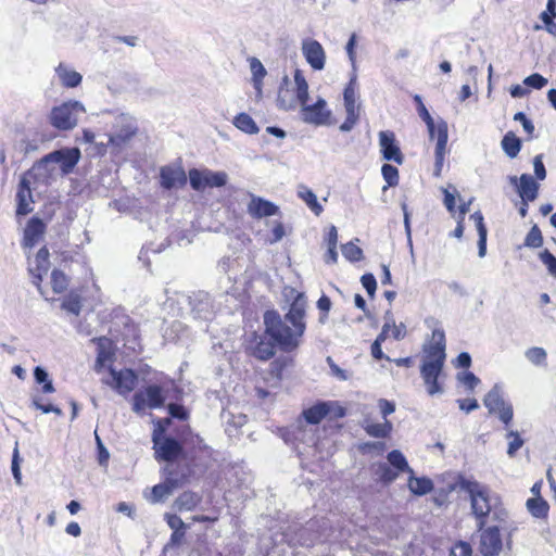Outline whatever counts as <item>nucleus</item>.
Returning <instances> with one entry per match:
<instances>
[{
  "mask_svg": "<svg viewBox=\"0 0 556 556\" xmlns=\"http://www.w3.org/2000/svg\"><path fill=\"white\" fill-rule=\"evenodd\" d=\"M295 293L288 313L283 317L275 311L268 309L264 313L263 332L252 331L243 340L242 349L247 356L260 362L270 361L277 348L286 353L299 349L306 330V298L304 293Z\"/></svg>",
  "mask_w": 556,
  "mask_h": 556,
  "instance_id": "1",
  "label": "nucleus"
},
{
  "mask_svg": "<svg viewBox=\"0 0 556 556\" xmlns=\"http://www.w3.org/2000/svg\"><path fill=\"white\" fill-rule=\"evenodd\" d=\"M170 418L156 419L152 432L154 458L159 463L174 464L179 459H190L191 463L199 459H212L213 450L202 438L195 435L191 443L180 441L166 434V428L170 425Z\"/></svg>",
  "mask_w": 556,
  "mask_h": 556,
  "instance_id": "2",
  "label": "nucleus"
},
{
  "mask_svg": "<svg viewBox=\"0 0 556 556\" xmlns=\"http://www.w3.org/2000/svg\"><path fill=\"white\" fill-rule=\"evenodd\" d=\"M457 484L468 493L471 510L480 530L486 526L490 516L498 522L506 520L507 510L504 508L500 496L493 495L489 486L476 480L466 479L463 476H459Z\"/></svg>",
  "mask_w": 556,
  "mask_h": 556,
  "instance_id": "3",
  "label": "nucleus"
},
{
  "mask_svg": "<svg viewBox=\"0 0 556 556\" xmlns=\"http://www.w3.org/2000/svg\"><path fill=\"white\" fill-rule=\"evenodd\" d=\"M446 338L441 328L433 329L430 340L422 345V362L420 375L430 395L441 393L443 388L439 382L446 359Z\"/></svg>",
  "mask_w": 556,
  "mask_h": 556,
  "instance_id": "4",
  "label": "nucleus"
},
{
  "mask_svg": "<svg viewBox=\"0 0 556 556\" xmlns=\"http://www.w3.org/2000/svg\"><path fill=\"white\" fill-rule=\"evenodd\" d=\"M211 460L212 459H199L191 463L190 459H179L174 464H167L168 467L165 468V481L152 488L150 501L152 503L164 501L172 494L173 490L190 482L197 471L205 472L210 467Z\"/></svg>",
  "mask_w": 556,
  "mask_h": 556,
  "instance_id": "5",
  "label": "nucleus"
},
{
  "mask_svg": "<svg viewBox=\"0 0 556 556\" xmlns=\"http://www.w3.org/2000/svg\"><path fill=\"white\" fill-rule=\"evenodd\" d=\"M413 100L416 104L418 115L427 125L430 139L437 138V144L434 149L435 163L433 174L435 177H439L441 175L446 154V147L448 140L447 124L444 121H440L438 124L434 123L432 116L430 115L419 94H415Z\"/></svg>",
  "mask_w": 556,
  "mask_h": 556,
  "instance_id": "6",
  "label": "nucleus"
},
{
  "mask_svg": "<svg viewBox=\"0 0 556 556\" xmlns=\"http://www.w3.org/2000/svg\"><path fill=\"white\" fill-rule=\"evenodd\" d=\"M189 182L193 190L203 191L206 188H220L226 186L228 176L225 172H213L208 168H191L188 172Z\"/></svg>",
  "mask_w": 556,
  "mask_h": 556,
  "instance_id": "7",
  "label": "nucleus"
},
{
  "mask_svg": "<svg viewBox=\"0 0 556 556\" xmlns=\"http://www.w3.org/2000/svg\"><path fill=\"white\" fill-rule=\"evenodd\" d=\"M164 390L159 384H149L143 391L136 392L132 396V410L142 413L147 407L160 408L164 405Z\"/></svg>",
  "mask_w": 556,
  "mask_h": 556,
  "instance_id": "8",
  "label": "nucleus"
},
{
  "mask_svg": "<svg viewBox=\"0 0 556 556\" xmlns=\"http://www.w3.org/2000/svg\"><path fill=\"white\" fill-rule=\"evenodd\" d=\"M111 379H103L102 382L121 395H128L137 384L138 376L134 369L124 368L116 370L112 366H109Z\"/></svg>",
  "mask_w": 556,
  "mask_h": 556,
  "instance_id": "9",
  "label": "nucleus"
},
{
  "mask_svg": "<svg viewBox=\"0 0 556 556\" xmlns=\"http://www.w3.org/2000/svg\"><path fill=\"white\" fill-rule=\"evenodd\" d=\"M301 118L304 123L315 126L331 124V111L327 109V102L318 98L313 104L301 105Z\"/></svg>",
  "mask_w": 556,
  "mask_h": 556,
  "instance_id": "10",
  "label": "nucleus"
},
{
  "mask_svg": "<svg viewBox=\"0 0 556 556\" xmlns=\"http://www.w3.org/2000/svg\"><path fill=\"white\" fill-rule=\"evenodd\" d=\"M77 102H64L59 106H54L50 113V124L59 130L73 129L77 124L75 109Z\"/></svg>",
  "mask_w": 556,
  "mask_h": 556,
  "instance_id": "11",
  "label": "nucleus"
},
{
  "mask_svg": "<svg viewBox=\"0 0 556 556\" xmlns=\"http://www.w3.org/2000/svg\"><path fill=\"white\" fill-rule=\"evenodd\" d=\"M188 179L189 177L180 163L160 168V186L165 190L181 189L187 185Z\"/></svg>",
  "mask_w": 556,
  "mask_h": 556,
  "instance_id": "12",
  "label": "nucleus"
},
{
  "mask_svg": "<svg viewBox=\"0 0 556 556\" xmlns=\"http://www.w3.org/2000/svg\"><path fill=\"white\" fill-rule=\"evenodd\" d=\"M80 160V151L78 148H68L53 151L45 155L40 164L60 163L61 169L64 174L71 173Z\"/></svg>",
  "mask_w": 556,
  "mask_h": 556,
  "instance_id": "13",
  "label": "nucleus"
},
{
  "mask_svg": "<svg viewBox=\"0 0 556 556\" xmlns=\"http://www.w3.org/2000/svg\"><path fill=\"white\" fill-rule=\"evenodd\" d=\"M484 406L490 414H497L502 422L508 427L514 417L513 406L506 403L498 391L488 392L483 400Z\"/></svg>",
  "mask_w": 556,
  "mask_h": 556,
  "instance_id": "14",
  "label": "nucleus"
},
{
  "mask_svg": "<svg viewBox=\"0 0 556 556\" xmlns=\"http://www.w3.org/2000/svg\"><path fill=\"white\" fill-rule=\"evenodd\" d=\"M378 136L380 152L383 160L402 165L404 162V154L401 151L395 134L391 130H382Z\"/></svg>",
  "mask_w": 556,
  "mask_h": 556,
  "instance_id": "15",
  "label": "nucleus"
},
{
  "mask_svg": "<svg viewBox=\"0 0 556 556\" xmlns=\"http://www.w3.org/2000/svg\"><path fill=\"white\" fill-rule=\"evenodd\" d=\"M302 54L314 71H321L326 64V52L319 41L306 38L302 41Z\"/></svg>",
  "mask_w": 556,
  "mask_h": 556,
  "instance_id": "16",
  "label": "nucleus"
},
{
  "mask_svg": "<svg viewBox=\"0 0 556 556\" xmlns=\"http://www.w3.org/2000/svg\"><path fill=\"white\" fill-rule=\"evenodd\" d=\"M92 342L97 344L94 370L97 372H101L104 367L112 366V363L114 362V343L110 338L106 337L93 338Z\"/></svg>",
  "mask_w": 556,
  "mask_h": 556,
  "instance_id": "17",
  "label": "nucleus"
},
{
  "mask_svg": "<svg viewBox=\"0 0 556 556\" xmlns=\"http://www.w3.org/2000/svg\"><path fill=\"white\" fill-rule=\"evenodd\" d=\"M35 175L31 173V170H27L18 185L17 193H16V200H17V206H16V214L17 215H27L33 211L30 206V202H33L31 198V188H30V178H34Z\"/></svg>",
  "mask_w": 556,
  "mask_h": 556,
  "instance_id": "18",
  "label": "nucleus"
},
{
  "mask_svg": "<svg viewBox=\"0 0 556 556\" xmlns=\"http://www.w3.org/2000/svg\"><path fill=\"white\" fill-rule=\"evenodd\" d=\"M247 211L252 218L261 219L279 214V206L269 200L251 194Z\"/></svg>",
  "mask_w": 556,
  "mask_h": 556,
  "instance_id": "19",
  "label": "nucleus"
},
{
  "mask_svg": "<svg viewBox=\"0 0 556 556\" xmlns=\"http://www.w3.org/2000/svg\"><path fill=\"white\" fill-rule=\"evenodd\" d=\"M50 253L46 245L40 248L35 256V266L29 268L33 278V283L37 287L41 294H43L41 283L43 276L48 273L50 267Z\"/></svg>",
  "mask_w": 556,
  "mask_h": 556,
  "instance_id": "20",
  "label": "nucleus"
},
{
  "mask_svg": "<svg viewBox=\"0 0 556 556\" xmlns=\"http://www.w3.org/2000/svg\"><path fill=\"white\" fill-rule=\"evenodd\" d=\"M502 539L497 526L490 527L482 531L480 552L484 556H496L502 551Z\"/></svg>",
  "mask_w": 556,
  "mask_h": 556,
  "instance_id": "21",
  "label": "nucleus"
},
{
  "mask_svg": "<svg viewBox=\"0 0 556 556\" xmlns=\"http://www.w3.org/2000/svg\"><path fill=\"white\" fill-rule=\"evenodd\" d=\"M47 226L39 217H31L25 227L23 245L27 248L35 247L43 237Z\"/></svg>",
  "mask_w": 556,
  "mask_h": 556,
  "instance_id": "22",
  "label": "nucleus"
},
{
  "mask_svg": "<svg viewBox=\"0 0 556 556\" xmlns=\"http://www.w3.org/2000/svg\"><path fill=\"white\" fill-rule=\"evenodd\" d=\"M332 409L331 402H318L303 410L302 415L307 424L317 425L326 418Z\"/></svg>",
  "mask_w": 556,
  "mask_h": 556,
  "instance_id": "23",
  "label": "nucleus"
},
{
  "mask_svg": "<svg viewBox=\"0 0 556 556\" xmlns=\"http://www.w3.org/2000/svg\"><path fill=\"white\" fill-rule=\"evenodd\" d=\"M202 502V496L194 491H184L175 500V507L178 511H191L194 510Z\"/></svg>",
  "mask_w": 556,
  "mask_h": 556,
  "instance_id": "24",
  "label": "nucleus"
},
{
  "mask_svg": "<svg viewBox=\"0 0 556 556\" xmlns=\"http://www.w3.org/2000/svg\"><path fill=\"white\" fill-rule=\"evenodd\" d=\"M539 191V185L534 178L529 174H522L520 176V184L518 187L519 195L525 202H532L536 199Z\"/></svg>",
  "mask_w": 556,
  "mask_h": 556,
  "instance_id": "25",
  "label": "nucleus"
},
{
  "mask_svg": "<svg viewBox=\"0 0 556 556\" xmlns=\"http://www.w3.org/2000/svg\"><path fill=\"white\" fill-rule=\"evenodd\" d=\"M526 507L532 517L546 520L549 513V504L542 496H533L527 500Z\"/></svg>",
  "mask_w": 556,
  "mask_h": 556,
  "instance_id": "26",
  "label": "nucleus"
},
{
  "mask_svg": "<svg viewBox=\"0 0 556 556\" xmlns=\"http://www.w3.org/2000/svg\"><path fill=\"white\" fill-rule=\"evenodd\" d=\"M248 61L252 73L253 88L255 89L256 93L261 96L263 91V80L267 75V71L257 58L251 56Z\"/></svg>",
  "mask_w": 556,
  "mask_h": 556,
  "instance_id": "27",
  "label": "nucleus"
},
{
  "mask_svg": "<svg viewBox=\"0 0 556 556\" xmlns=\"http://www.w3.org/2000/svg\"><path fill=\"white\" fill-rule=\"evenodd\" d=\"M60 81L65 88H75L80 85L83 77L76 71L68 70L64 64L60 63L55 68Z\"/></svg>",
  "mask_w": 556,
  "mask_h": 556,
  "instance_id": "28",
  "label": "nucleus"
},
{
  "mask_svg": "<svg viewBox=\"0 0 556 556\" xmlns=\"http://www.w3.org/2000/svg\"><path fill=\"white\" fill-rule=\"evenodd\" d=\"M370 469L377 481L383 484H390L399 477L397 472L387 463L372 464Z\"/></svg>",
  "mask_w": 556,
  "mask_h": 556,
  "instance_id": "29",
  "label": "nucleus"
},
{
  "mask_svg": "<svg viewBox=\"0 0 556 556\" xmlns=\"http://www.w3.org/2000/svg\"><path fill=\"white\" fill-rule=\"evenodd\" d=\"M408 489L415 495H425L433 490V482L431 479L427 477H414V473L410 475L408 482Z\"/></svg>",
  "mask_w": 556,
  "mask_h": 556,
  "instance_id": "30",
  "label": "nucleus"
},
{
  "mask_svg": "<svg viewBox=\"0 0 556 556\" xmlns=\"http://www.w3.org/2000/svg\"><path fill=\"white\" fill-rule=\"evenodd\" d=\"M501 146L508 157L515 159L519 154L522 144L515 132L508 131L504 135Z\"/></svg>",
  "mask_w": 556,
  "mask_h": 556,
  "instance_id": "31",
  "label": "nucleus"
},
{
  "mask_svg": "<svg viewBox=\"0 0 556 556\" xmlns=\"http://www.w3.org/2000/svg\"><path fill=\"white\" fill-rule=\"evenodd\" d=\"M295 94L300 105L308 101V84L301 70L294 71Z\"/></svg>",
  "mask_w": 556,
  "mask_h": 556,
  "instance_id": "32",
  "label": "nucleus"
},
{
  "mask_svg": "<svg viewBox=\"0 0 556 556\" xmlns=\"http://www.w3.org/2000/svg\"><path fill=\"white\" fill-rule=\"evenodd\" d=\"M387 458L393 469L397 472V476L401 472H408L410 475L414 473V470L408 466L405 456L399 450L391 451Z\"/></svg>",
  "mask_w": 556,
  "mask_h": 556,
  "instance_id": "33",
  "label": "nucleus"
},
{
  "mask_svg": "<svg viewBox=\"0 0 556 556\" xmlns=\"http://www.w3.org/2000/svg\"><path fill=\"white\" fill-rule=\"evenodd\" d=\"M233 125L241 131L254 135L258 132V127L254 119L248 113H239L233 118Z\"/></svg>",
  "mask_w": 556,
  "mask_h": 556,
  "instance_id": "34",
  "label": "nucleus"
},
{
  "mask_svg": "<svg viewBox=\"0 0 556 556\" xmlns=\"http://www.w3.org/2000/svg\"><path fill=\"white\" fill-rule=\"evenodd\" d=\"M389 338V326H382L380 333L377 336L376 340L372 342L370 352L375 359H387L391 361V358L382 352L381 344Z\"/></svg>",
  "mask_w": 556,
  "mask_h": 556,
  "instance_id": "35",
  "label": "nucleus"
},
{
  "mask_svg": "<svg viewBox=\"0 0 556 556\" xmlns=\"http://www.w3.org/2000/svg\"><path fill=\"white\" fill-rule=\"evenodd\" d=\"M70 285L68 277L60 269H53L51 273V287L55 294L64 293Z\"/></svg>",
  "mask_w": 556,
  "mask_h": 556,
  "instance_id": "36",
  "label": "nucleus"
},
{
  "mask_svg": "<svg viewBox=\"0 0 556 556\" xmlns=\"http://www.w3.org/2000/svg\"><path fill=\"white\" fill-rule=\"evenodd\" d=\"M556 17V0H547L546 10L540 15V18L546 25L551 34H556V24L553 23Z\"/></svg>",
  "mask_w": 556,
  "mask_h": 556,
  "instance_id": "37",
  "label": "nucleus"
},
{
  "mask_svg": "<svg viewBox=\"0 0 556 556\" xmlns=\"http://www.w3.org/2000/svg\"><path fill=\"white\" fill-rule=\"evenodd\" d=\"M364 429L368 435L383 439L390 434L392 425L390 421L386 420L383 424H368Z\"/></svg>",
  "mask_w": 556,
  "mask_h": 556,
  "instance_id": "38",
  "label": "nucleus"
},
{
  "mask_svg": "<svg viewBox=\"0 0 556 556\" xmlns=\"http://www.w3.org/2000/svg\"><path fill=\"white\" fill-rule=\"evenodd\" d=\"M299 197L306 203L315 215L319 216L323 213L324 208L311 189L303 188V190L299 192Z\"/></svg>",
  "mask_w": 556,
  "mask_h": 556,
  "instance_id": "39",
  "label": "nucleus"
},
{
  "mask_svg": "<svg viewBox=\"0 0 556 556\" xmlns=\"http://www.w3.org/2000/svg\"><path fill=\"white\" fill-rule=\"evenodd\" d=\"M544 243L543 235L540 227L534 224L527 233L523 245L531 249L541 248Z\"/></svg>",
  "mask_w": 556,
  "mask_h": 556,
  "instance_id": "40",
  "label": "nucleus"
},
{
  "mask_svg": "<svg viewBox=\"0 0 556 556\" xmlns=\"http://www.w3.org/2000/svg\"><path fill=\"white\" fill-rule=\"evenodd\" d=\"M342 254L352 263L359 262L364 257L363 250L352 241L342 245Z\"/></svg>",
  "mask_w": 556,
  "mask_h": 556,
  "instance_id": "41",
  "label": "nucleus"
},
{
  "mask_svg": "<svg viewBox=\"0 0 556 556\" xmlns=\"http://www.w3.org/2000/svg\"><path fill=\"white\" fill-rule=\"evenodd\" d=\"M62 308L74 314L79 315L81 311V298L79 294L71 292L62 302Z\"/></svg>",
  "mask_w": 556,
  "mask_h": 556,
  "instance_id": "42",
  "label": "nucleus"
},
{
  "mask_svg": "<svg viewBox=\"0 0 556 556\" xmlns=\"http://www.w3.org/2000/svg\"><path fill=\"white\" fill-rule=\"evenodd\" d=\"M128 327L131 332V338L123 339L124 346L134 353H140L142 351V346L140 344L139 329L135 325H130Z\"/></svg>",
  "mask_w": 556,
  "mask_h": 556,
  "instance_id": "43",
  "label": "nucleus"
},
{
  "mask_svg": "<svg viewBox=\"0 0 556 556\" xmlns=\"http://www.w3.org/2000/svg\"><path fill=\"white\" fill-rule=\"evenodd\" d=\"M34 377L38 384H42L41 390L43 393H52L55 391L52 381L49 380L48 372L43 368L37 366L34 369Z\"/></svg>",
  "mask_w": 556,
  "mask_h": 556,
  "instance_id": "44",
  "label": "nucleus"
},
{
  "mask_svg": "<svg viewBox=\"0 0 556 556\" xmlns=\"http://www.w3.org/2000/svg\"><path fill=\"white\" fill-rule=\"evenodd\" d=\"M381 174L386 180L388 187H395L399 185L400 175L399 169L391 164H383L381 167Z\"/></svg>",
  "mask_w": 556,
  "mask_h": 556,
  "instance_id": "45",
  "label": "nucleus"
},
{
  "mask_svg": "<svg viewBox=\"0 0 556 556\" xmlns=\"http://www.w3.org/2000/svg\"><path fill=\"white\" fill-rule=\"evenodd\" d=\"M526 357L534 365H546L547 354L543 348L533 346L527 350Z\"/></svg>",
  "mask_w": 556,
  "mask_h": 556,
  "instance_id": "46",
  "label": "nucleus"
},
{
  "mask_svg": "<svg viewBox=\"0 0 556 556\" xmlns=\"http://www.w3.org/2000/svg\"><path fill=\"white\" fill-rule=\"evenodd\" d=\"M135 135V130L124 129L117 134L109 137L108 144L122 148L125 146Z\"/></svg>",
  "mask_w": 556,
  "mask_h": 556,
  "instance_id": "47",
  "label": "nucleus"
},
{
  "mask_svg": "<svg viewBox=\"0 0 556 556\" xmlns=\"http://www.w3.org/2000/svg\"><path fill=\"white\" fill-rule=\"evenodd\" d=\"M457 484H447L445 488L439 489L433 495V502L438 506L447 505L450 502V495L455 491Z\"/></svg>",
  "mask_w": 556,
  "mask_h": 556,
  "instance_id": "48",
  "label": "nucleus"
},
{
  "mask_svg": "<svg viewBox=\"0 0 556 556\" xmlns=\"http://www.w3.org/2000/svg\"><path fill=\"white\" fill-rule=\"evenodd\" d=\"M540 261L546 266L548 274L556 278V257L545 249L539 253Z\"/></svg>",
  "mask_w": 556,
  "mask_h": 556,
  "instance_id": "49",
  "label": "nucleus"
},
{
  "mask_svg": "<svg viewBox=\"0 0 556 556\" xmlns=\"http://www.w3.org/2000/svg\"><path fill=\"white\" fill-rule=\"evenodd\" d=\"M344 106L356 105V78H352L343 91Z\"/></svg>",
  "mask_w": 556,
  "mask_h": 556,
  "instance_id": "50",
  "label": "nucleus"
},
{
  "mask_svg": "<svg viewBox=\"0 0 556 556\" xmlns=\"http://www.w3.org/2000/svg\"><path fill=\"white\" fill-rule=\"evenodd\" d=\"M472 548L469 543L464 541L456 542L451 548L450 556H471Z\"/></svg>",
  "mask_w": 556,
  "mask_h": 556,
  "instance_id": "51",
  "label": "nucleus"
},
{
  "mask_svg": "<svg viewBox=\"0 0 556 556\" xmlns=\"http://www.w3.org/2000/svg\"><path fill=\"white\" fill-rule=\"evenodd\" d=\"M361 282H362L363 287L366 289L369 298L372 299L375 296V293L377 290V281H376L375 276L370 273L364 274L361 277Z\"/></svg>",
  "mask_w": 556,
  "mask_h": 556,
  "instance_id": "52",
  "label": "nucleus"
},
{
  "mask_svg": "<svg viewBox=\"0 0 556 556\" xmlns=\"http://www.w3.org/2000/svg\"><path fill=\"white\" fill-rule=\"evenodd\" d=\"M383 326H389V337H392L394 340H402L406 336V328L404 324L395 325L392 323H384Z\"/></svg>",
  "mask_w": 556,
  "mask_h": 556,
  "instance_id": "53",
  "label": "nucleus"
},
{
  "mask_svg": "<svg viewBox=\"0 0 556 556\" xmlns=\"http://www.w3.org/2000/svg\"><path fill=\"white\" fill-rule=\"evenodd\" d=\"M525 85L534 89H542L546 84L547 79L543 77L541 74L534 73L528 76L523 80Z\"/></svg>",
  "mask_w": 556,
  "mask_h": 556,
  "instance_id": "54",
  "label": "nucleus"
},
{
  "mask_svg": "<svg viewBox=\"0 0 556 556\" xmlns=\"http://www.w3.org/2000/svg\"><path fill=\"white\" fill-rule=\"evenodd\" d=\"M164 519L166 520L168 527L172 530L187 529V526L182 521V519L175 514L167 513V514H165Z\"/></svg>",
  "mask_w": 556,
  "mask_h": 556,
  "instance_id": "55",
  "label": "nucleus"
},
{
  "mask_svg": "<svg viewBox=\"0 0 556 556\" xmlns=\"http://www.w3.org/2000/svg\"><path fill=\"white\" fill-rule=\"evenodd\" d=\"M288 366L287 358H276L270 364V372L275 375L278 379H281L282 372Z\"/></svg>",
  "mask_w": 556,
  "mask_h": 556,
  "instance_id": "56",
  "label": "nucleus"
},
{
  "mask_svg": "<svg viewBox=\"0 0 556 556\" xmlns=\"http://www.w3.org/2000/svg\"><path fill=\"white\" fill-rule=\"evenodd\" d=\"M514 119L517 122H520L522 124V127L525 131L531 137L534 132V125L532 122L527 117V115L523 112H517L514 115Z\"/></svg>",
  "mask_w": 556,
  "mask_h": 556,
  "instance_id": "57",
  "label": "nucleus"
},
{
  "mask_svg": "<svg viewBox=\"0 0 556 556\" xmlns=\"http://www.w3.org/2000/svg\"><path fill=\"white\" fill-rule=\"evenodd\" d=\"M168 413L172 417L186 420L188 418V412L182 405L170 403L168 405Z\"/></svg>",
  "mask_w": 556,
  "mask_h": 556,
  "instance_id": "58",
  "label": "nucleus"
},
{
  "mask_svg": "<svg viewBox=\"0 0 556 556\" xmlns=\"http://www.w3.org/2000/svg\"><path fill=\"white\" fill-rule=\"evenodd\" d=\"M508 435L513 437V440L508 443L507 453L509 456H514L516 452L522 446L523 440L517 432L510 431Z\"/></svg>",
  "mask_w": 556,
  "mask_h": 556,
  "instance_id": "59",
  "label": "nucleus"
},
{
  "mask_svg": "<svg viewBox=\"0 0 556 556\" xmlns=\"http://www.w3.org/2000/svg\"><path fill=\"white\" fill-rule=\"evenodd\" d=\"M358 450L363 454L369 453L370 451L383 452L386 444L383 442H366L361 444Z\"/></svg>",
  "mask_w": 556,
  "mask_h": 556,
  "instance_id": "60",
  "label": "nucleus"
},
{
  "mask_svg": "<svg viewBox=\"0 0 556 556\" xmlns=\"http://www.w3.org/2000/svg\"><path fill=\"white\" fill-rule=\"evenodd\" d=\"M12 473L17 484L22 483L18 451L15 448L12 457Z\"/></svg>",
  "mask_w": 556,
  "mask_h": 556,
  "instance_id": "61",
  "label": "nucleus"
},
{
  "mask_svg": "<svg viewBox=\"0 0 556 556\" xmlns=\"http://www.w3.org/2000/svg\"><path fill=\"white\" fill-rule=\"evenodd\" d=\"M286 235L285 225L281 222H276L271 229L270 242L275 243L280 241Z\"/></svg>",
  "mask_w": 556,
  "mask_h": 556,
  "instance_id": "62",
  "label": "nucleus"
},
{
  "mask_svg": "<svg viewBox=\"0 0 556 556\" xmlns=\"http://www.w3.org/2000/svg\"><path fill=\"white\" fill-rule=\"evenodd\" d=\"M534 174L535 177L540 180H543L546 177V169L542 161V155H536L533 160Z\"/></svg>",
  "mask_w": 556,
  "mask_h": 556,
  "instance_id": "63",
  "label": "nucleus"
},
{
  "mask_svg": "<svg viewBox=\"0 0 556 556\" xmlns=\"http://www.w3.org/2000/svg\"><path fill=\"white\" fill-rule=\"evenodd\" d=\"M462 381L470 390H473L480 382L479 378L471 371L465 372Z\"/></svg>",
  "mask_w": 556,
  "mask_h": 556,
  "instance_id": "64",
  "label": "nucleus"
}]
</instances>
